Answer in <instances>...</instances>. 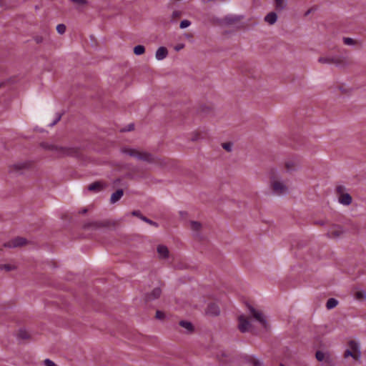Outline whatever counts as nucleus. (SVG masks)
<instances>
[{"label": "nucleus", "instance_id": "nucleus-1", "mask_svg": "<svg viewBox=\"0 0 366 366\" xmlns=\"http://www.w3.org/2000/svg\"><path fill=\"white\" fill-rule=\"evenodd\" d=\"M42 147L52 152L57 157H64L67 156H75L78 154V149L75 147H64L59 144L43 143Z\"/></svg>", "mask_w": 366, "mask_h": 366}, {"label": "nucleus", "instance_id": "nucleus-2", "mask_svg": "<svg viewBox=\"0 0 366 366\" xmlns=\"http://www.w3.org/2000/svg\"><path fill=\"white\" fill-rule=\"evenodd\" d=\"M122 152L131 157L138 160L144 161L148 163H157V159L151 153L147 152L130 147H124L121 149Z\"/></svg>", "mask_w": 366, "mask_h": 366}, {"label": "nucleus", "instance_id": "nucleus-3", "mask_svg": "<svg viewBox=\"0 0 366 366\" xmlns=\"http://www.w3.org/2000/svg\"><path fill=\"white\" fill-rule=\"evenodd\" d=\"M269 175V186L272 192L277 195H282L288 192V187L279 177L277 172L271 170Z\"/></svg>", "mask_w": 366, "mask_h": 366}, {"label": "nucleus", "instance_id": "nucleus-4", "mask_svg": "<svg viewBox=\"0 0 366 366\" xmlns=\"http://www.w3.org/2000/svg\"><path fill=\"white\" fill-rule=\"evenodd\" d=\"M351 357L355 361L360 362L361 357V351L360 345L355 340H350L348 343V347L344 353V357Z\"/></svg>", "mask_w": 366, "mask_h": 366}, {"label": "nucleus", "instance_id": "nucleus-5", "mask_svg": "<svg viewBox=\"0 0 366 366\" xmlns=\"http://www.w3.org/2000/svg\"><path fill=\"white\" fill-rule=\"evenodd\" d=\"M248 310L249 312V315L252 318L258 322L259 325L265 330L269 328V324L267 317L262 311L255 309L251 305L248 306Z\"/></svg>", "mask_w": 366, "mask_h": 366}, {"label": "nucleus", "instance_id": "nucleus-6", "mask_svg": "<svg viewBox=\"0 0 366 366\" xmlns=\"http://www.w3.org/2000/svg\"><path fill=\"white\" fill-rule=\"evenodd\" d=\"M318 62L323 64H333L337 66H345L344 58L339 56H323L318 59Z\"/></svg>", "mask_w": 366, "mask_h": 366}, {"label": "nucleus", "instance_id": "nucleus-7", "mask_svg": "<svg viewBox=\"0 0 366 366\" xmlns=\"http://www.w3.org/2000/svg\"><path fill=\"white\" fill-rule=\"evenodd\" d=\"M336 192L338 197V202L345 206H348L352 203V197L350 194L346 192V189L344 186L339 185L336 187Z\"/></svg>", "mask_w": 366, "mask_h": 366}, {"label": "nucleus", "instance_id": "nucleus-8", "mask_svg": "<svg viewBox=\"0 0 366 366\" xmlns=\"http://www.w3.org/2000/svg\"><path fill=\"white\" fill-rule=\"evenodd\" d=\"M252 324L245 315H239L238 317V329L242 332H247L250 330Z\"/></svg>", "mask_w": 366, "mask_h": 366}, {"label": "nucleus", "instance_id": "nucleus-9", "mask_svg": "<svg viewBox=\"0 0 366 366\" xmlns=\"http://www.w3.org/2000/svg\"><path fill=\"white\" fill-rule=\"evenodd\" d=\"M344 233V230L341 226L333 225L330 227L327 234L332 238L340 237Z\"/></svg>", "mask_w": 366, "mask_h": 366}, {"label": "nucleus", "instance_id": "nucleus-10", "mask_svg": "<svg viewBox=\"0 0 366 366\" xmlns=\"http://www.w3.org/2000/svg\"><path fill=\"white\" fill-rule=\"evenodd\" d=\"M26 244V239L24 237H16L12 240L9 241L5 244L6 247H21Z\"/></svg>", "mask_w": 366, "mask_h": 366}, {"label": "nucleus", "instance_id": "nucleus-11", "mask_svg": "<svg viewBox=\"0 0 366 366\" xmlns=\"http://www.w3.org/2000/svg\"><path fill=\"white\" fill-rule=\"evenodd\" d=\"M157 252L159 259H166L169 257V251L167 246L159 244L157 247Z\"/></svg>", "mask_w": 366, "mask_h": 366}, {"label": "nucleus", "instance_id": "nucleus-12", "mask_svg": "<svg viewBox=\"0 0 366 366\" xmlns=\"http://www.w3.org/2000/svg\"><path fill=\"white\" fill-rule=\"evenodd\" d=\"M106 187V184L102 182L98 181L90 184L88 186V190L94 192H99L104 189Z\"/></svg>", "mask_w": 366, "mask_h": 366}, {"label": "nucleus", "instance_id": "nucleus-13", "mask_svg": "<svg viewBox=\"0 0 366 366\" xmlns=\"http://www.w3.org/2000/svg\"><path fill=\"white\" fill-rule=\"evenodd\" d=\"M206 313L208 315L217 316L219 315L220 310L219 307L216 304L211 303L208 305L206 310Z\"/></svg>", "mask_w": 366, "mask_h": 366}, {"label": "nucleus", "instance_id": "nucleus-14", "mask_svg": "<svg viewBox=\"0 0 366 366\" xmlns=\"http://www.w3.org/2000/svg\"><path fill=\"white\" fill-rule=\"evenodd\" d=\"M167 55H168L167 49L164 46H161L157 49L156 54H155V57L157 60L160 61V60H163L164 59H165L167 56Z\"/></svg>", "mask_w": 366, "mask_h": 366}, {"label": "nucleus", "instance_id": "nucleus-15", "mask_svg": "<svg viewBox=\"0 0 366 366\" xmlns=\"http://www.w3.org/2000/svg\"><path fill=\"white\" fill-rule=\"evenodd\" d=\"M264 20L269 25H273L277 21V14L274 11H271L264 16Z\"/></svg>", "mask_w": 366, "mask_h": 366}, {"label": "nucleus", "instance_id": "nucleus-16", "mask_svg": "<svg viewBox=\"0 0 366 366\" xmlns=\"http://www.w3.org/2000/svg\"><path fill=\"white\" fill-rule=\"evenodd\" d=\"M162 290L159 287L154 288L149 294L147 295V300L152 301L160 297Z\"/></svg>", "mask_w": 366, "mask_h": 366}, {"label": "nucleus", "instance_id": "nucleus-17", "mask_svg": "<svg viewBox=\"0 0 366 366\" xmlns=\"http://www.w3.org/2000/svg\"><path fill=\"white\" fill-rule=\"evenodd\" d=\"M132 214L133 216H136L137 217H139V219H141L142 221L151 224V225H153V226H155V227H157L158 224L155 222H153L152 220L148 219L147 217L143 216L141 212L139 211H133L132 212Z\"/></svg>", "mask_w": 366, "mask_h": 366}, {"label": "nucleus", "instance_id": "nucleus-18", "mask_svg": "<svg viewBox=\"0 0 366 366\" xmlns=\"http://www.w3.org/2000/svg\"><path fill=\"white\" fill-rule=\"evenodd\" d=\"M124 192L122 189H117L115 192H114L110 198L111 204H114L118 202L123 196Z\"/></svg>", "mask_w": 366, "mask_h": 366}, {"label": "nucleus", "instance_id": "nucleus-19", "mask_svg": "<svg viewBox=\"0 0 366 366\" xmlns=\"http://www.w3.org/2000/svg\"><path fill=\"white\" fill-rule=\"evenodd\" d=\"M241 19L240 16H228L223 19L224 24L227 25H231Z\"/></svg>", "mask_w": 366, "mask_h": 366}, {"label": "nucleus", "instance_id": "nucleus-20", "mask_svg": "<svg viewBox=\"0 0 366 366\" xmlns=\"http://www.w3.org/2000/svg\"><path fill=\"white\" fill-rule=\"evenodd\" d=\"M275 9L277 11H282L287 6L286 0H274Z\"/></svg>", "mask_w": 366, "mask_h": 366}, {"label": "nucleus", "instance_id": "nucleus-21", "mask_svg": "<svg viewBox=\"0 0 366 366\" xmlns=\"http://www.w3.org/2000/svg\"><path fill=\"white\" fill-rule=\"evenodd\" d=\"M179 325L184 328L187 332H192L194 330V327L190 322L182 320L179 322Z\"/></svg>", "mask_w": 366, "mask_h": 366}, {"label": "nucleus", "instance_id": "nucleus-22", "mask_svg": "<svg viewBox=\"0 0 366 366\" xmlns=\"http://www.w3.org/2000/svg\"><path fill=\"white\" fill-rule=\"evenodd\" d=\"M285 167L287 171L290 172L297 169V164L295 161L289 160L285 163Z\"/></svg>", "mask_w": 366, "mask_h": 366}, {"label": "nucleus", "instance_id": "nucleus-23", "mask_svg": "<svg viewBox=\"0 0 366 366\" xmlns=\"http://www.w3.org/2000/svg\"><path fill=\"white\" fill-rule=\"evenodd\" d=\"M354 297L357 300H366V292L364 290H357L354 292Z\"/></svg>", "mask_w": 366, "mask_h": 366}, {"label": "nucleus", "instance_id": "nucleus-24", "mask_svg": "<svg viewBox=\"0 0 366 366\" xmlns=\"http://www.w3.org/2000/svg\"><path fill=\"white\" fill-rule=\"evenodd\" d=\"M29 166H30V164L28 162H19V163L14 164L13 167L15 170H21L24 169L29 168Z\"/></svg>", "mask_w": 366, "mask_h": 366}, {"label": "nucleus", "instance_id": "nucleus-25", "mask_svg": "<svg viewBox=\"0 0 366 366\" xmlns=\"http://www.w3.org/2000/svg\"><path fill=\"white\" fill-rule=\"evenodd\" d=\"M190 229L194 232H198L202 228V224L199 222L191 221L189 223Z\"/></svg>", "mask_w": 366, "mask_h": 366}, {"label": "nucleus", "instance_id": "nucleus-26", "mask_svg": "<svg viewBox=\"0 0 366 366\" xmlns=\"http://www.w3.org/2000/svg\"><path fill=\"white\" fill-rule=\"evenodd\" d=\"M338 304V301L335 298H330L327 303H326V307L328 310H331L334 307H335Z\"/></svg>", "mask_w": 366, "mask_h": 366}, {"label": "nucleus", "instance_id": "nucleus-27", "mask_svg": "<svg viewBox=\"0 0 366 366\" xmlns=\"http://www.w3.org/2000/svg\"><path fill=\"white\" fill-rule=\"evenodd\" d=\"M73 4L79 7H84L89 4L88 0H69Z\"/></svg>", "mask_w": 366, "mask_h": 366}, {"label": "nucleus", "instance_id": "nucleus-28", "mask_svg": "<svg viewBox=\"0 0 366 366\" xmlns=\"http://www.w3.org/2000/svg\"><path fill=\"white\" fill-rule=\"evenodd\" d=\"M249 364L251 366H262V362L254 357H250L248 360Z\"/></svg>", "mask_w": 366, "mask_h": 366}, {"label": "nucleus", "instance_id": "nucleus-29", "mask_svg": "<svg viewBox=\"0 0 366 366\" xmlns=\"http://www.w3.org/2000/svg\"><path fill=\"white\" fill-rule=\"evenodd\" d=\"M145 52V48L142 45H137L134 48V53L136 55H142Z\"/></svg>", "mask_w": 366, "mask_h": 366}, {"label": "nucleus", "instance_id": "nucleus-30", "mask_svg": "<svg viewBox=\"0 0 366 366\" xmlns=\"http://www.w3.org/2000/svg\"><path fill=\"white\" fill-rule=\"evenodd\" d=\"M342 41L345 45L348 46H355L357 44V41L350 37H343Z\"/></svg>", "mask_w": 366, "mask_h": 366}, {"label": "nucleus", "instance_id": "nucleus-31", "mask_svg": "<svg viewBox=\"0 0 366 366\" xmlns=\"http://www.w3.org/2000/svg\"><path fill=\"white\" fill-rule=\"evenodd\" d=\"M182 15V12L179 10H174L171 16L172 21H176L177 19L180 18Z\"/></svg>", "mask_w": 366, "mask_h": 366}, {"label": "nucleus", "instance_id": "nucleus-32", "mask_svg": "<svg viewBox=\"0 0 366 366\" xmlns=\"http://www.w3.org/2000/svg\"><path fill=\"white\" fill-rule=\"evenodd\" d=\"M56 31L59 34H63L66 31V26L63 24H59L56 26Z\"/></svg>", "mask_w": 366, "mask_h": 366}, {"label": "nucleus", "instance_id": "nucleus-33", "mask_svg": "<svg viewBox=\"0 0 366 366\" xmlns=\"http://www.w3.org/2000/svg\"><path fill=\"white\" fill-rule=\"evenodd\" d=\"M18 335L21 339H27L29 337V333L24 330H20Z\"/></svg>", "mask_w": 366, "mask_h": 366}, {"label": "nucleus", "instance_id": "nucleus-34", "mask_svg": "<svg viewBox=\"0 0 366 366\" xmlns=\"http://www.w3.org/2000/svg\"><path fill=\"white\" fill-rule=\"evenodd\" d=\"M191 25V21L187 19L182 20L180 22L179 27L181 29H185Z\"/></svg>", "mask_w": 366, "mask_h": 366}, {"label": "nucleus", "instance_id": "nucleus-35", "mask_svg": "<svg viewBox=\"0 0 366 366\" xmlns=\"http://www.w3.org/2000/svg\"><path fill=\"white\" fill-rule=\"evenodd\" d=\"M14 269V267L11 264H0V269H1V270L4 269L6 271H11Z\"/></svg>", "mask_w": 366, "mask_h": 366}, {"label": "nucleus", "instance_id": "nucleus-36", "mask_svg": "<svg viewBox=\"0 0 366 366\" xmlns=\"http://www.w3.org/2000/svg\"><path fill=\"white\" fill-rule=\"evenodd\" d=\"M315 356L318 361H322L325 358V354L321 351H317Z\"/></svg>", "mask_w": 366, "mask_h": 366}, {"label": "nucleus", "instance_id": "nucleus-37", "mask_svg": "<svg viewBox=\"0 0 366 366\" xmlns=\"http://www.w3.org/2000/svg\"><path fill=\"white\" fill-rule=\"evenodd\" d=\"M222 147L227 152H231L232 148V144L231 143H224L222 144Z\"/></svg>", "mask_w": 366, "mask_h": 366}, {"label": "nucleus", "instance_id": "nucleus-38", "mask_svg": "<svg viewBox=\"0 0 366 366\" xmlns=\"http://www.w3.org/2000/svg\"><path fill=\"white\" fill-rule=\"evenodd\" d=\"M44 364L45 366H56L55 363L49 359L44 360Z\"/></svg>", "mask_w": 366, "mask_h": 366}, {"label": "nucleus", "instance_id": "nucleus-39", "mask_svg": "<svg viewBox=\"0 0 366 366\" xmlns=\"http://www.w3.org/2000/svg\"><path fill=\"white\" fill-rule=\"evenodd\" d=\"M61 118V114H56V119H54V121L52 123L50 124V126L51 127L54 126L58 122L60 121Z\"/></svg>", "mask_w": 366, "mask_h": 366}, {"label": "nucleus", "instance_id": "nucleus-40", "mask_svg": "<svg viewBox=\"0 0 366 366\" xmlns=\"http://www.w3.org/2000/svg\"><path fill=\"white\" fill-rule=\"evenodd\" d=\"M164 313L161 311H157L156 317L159 320H163L164 318Z\"/></svg>", "mask_w": 366, "mask_h": 366}, {"label": "nucleus", "instance_id": "nucleus-41", "mask_svg": "<svg viewBox=\"0 0 366 366\" xmlns=\"http://www.w3.org/2000/svg\"><path fill=\"white\" fill-rule=\"evenodd\" d=\"M184 47V44H179L177 45H176L174 46V49L177 51H180L181 49H182Z\"/></svg>", "mask_w": 366, "mask_h": 366}, {"label": "nucleus", "instance_id": "nucleus-42", "mask_svg": "<svg viewBox=\"0 0 366 366\" xmlns=\"http://www.w3.org/2000/svg\"><path fill=\"white\" fill-rule=\"evenodd\" d=\"M199 139V135L197 133H194L192 134V137L191 138L192 141H197Z\"/></svg>", "mask_w": 366, "mask_h": 366}, {"label": "nucleus", "instance_id": "nucleus-43", "mask_svg": "<svg viewBox=\"0 0 366 366\" xmlns=\"http://www.w3.org/2000/svg\"><path fill=\"white\" fill-rule=\"evenodd\" d=\"M34 40L37 44H40L43 41V38L41 36H36Z\"/></svg>", "mask_w": 366, "mask_h": 366}, {"label": "nucleus", "instance_id": "nucleus-44", "mask_svg": "<svg viewBox=\"0 0 366 366\" xmlns=\"http://www.w3.org/2000/svg\"><path fill=\"white\" fill-rule=\"evenodd\" d=\"M82 212L83 213H86V209H84Z\"/></svg>", "mask_w": 366, "mask_h": 366}, {"label": "nucleus", "instance_id": "nucleus-45", "mask_svg": "<svg viewBox=\"0 0 366 366\" xmlns=\"http://www.w3.org/2000/svg\"><path fill=\"white\" fill-rule=\"evenodd\" d=\"M310 11H307V12L306 13V15H307Z\"/></svg>", "mask_w": 366, "mask_h": 366}, {"label": "nucleus", "instance_id": "nucleus-46", "mask_svg": "<svg viewBox=\"0 0 366 366\" xmlns=\"http://www.w3.org/2000/svg\"><path fill=\"white\" fill-rule=\"evenodd\" d=\"M280 366H285V365H284L283 364H280Z\"/></svg>", "mask_w": 366, "mask_h": 366}]
</instances>
